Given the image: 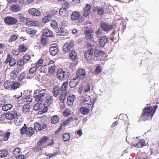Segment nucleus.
Here are the masks:
<instances>
[{"mask_svg": "<svg viewBox=\"0 0 159 159\" xmlns=\"http://www.w3.org/2000/svg\"><path fill=\"white\" fill-rule=\"evenodd\" d=\"M71 49L68 46L67 43H65L63 48V51L64 53L65 54L69 52Z\"/></svg>", "mask_w": 159, "mask_h": 159, "instance_id": "43", "label": "nucleus"}, {"mask_svg": "<svg viewBox=\"0 0 159 159\" xmlns=\"http://www.w3.org/2000/svg\"><path fill=\"white\" fill-rule=\"evenodd\" d=\"M53 100V96L51 95L48 96L47 97V99L46 100L45 103L47 104H51Z\"/></svg>", "mask_w": 159, "mask_h": 159, "instance_id": "41", "label": "nucleus"}, {"mask_svg": "<svg viewBox=\"0 0 159 159\" xmlns=\"http://www.w3.org/2000/svg\"><path fill=\"white\" fill-rule=\"evenodd\" d=\"M30 106L29 104H27L24 105L23 107V110L24 112H27L29 111Z\"/></svg>", "mask_w": 159, "mask_h": 159, "instance_id": "54", "label": "nucleus"}, {"mask_svg": "<svg viewBox=\"0 0 159 159\" xmlns=\"http://www.w3.org/2000/svg\"><path fill=\"white\" fill-rule=\"evenodd\" d=\"M68 81H66L63 83L62 85L61 89V90L62 91H64L66 90V88L68 85Z\"/></svg>", "mask_w": 159, "mask_h": 159, "instance_id": "55", "label": "nucleus"}, {"mask_svg": "<svg viewBox=\"0 0 159 159\" xmlns=\"http://www.w3.org/2000/svg\"><path fill=\"white\" fill-rule=\"evenodd\" d=\"M75 42L73 41H70L69 43H67L68 46L69 47L70 49L72 48L75 45Z\"/></svg>", "mask_w": 159, "mask_h": 159, "instance_id": "64", "label": "nucleus"}, {"mask_svg": "<svg viewBox=\"0 0 159 159\" xmlns=\"http://www.w3.org/2000/svg\"><path fill=\"white\" fill-rule=\"evenodd\" d=\"M69 57L72 61H75L77 58V54L74 51L72 50L69 54Z\"/></svg>", "mask_w": 159, "mask_h": 159, "instance_id": "24", "label": "nucleus"}, {"mask_svg": "<svg viewBox=\"0 0 159 159\" xmlns=\"http://www.w3.org/2000/svg\"><path fill=\"white\" fill-rule=\"evenodd\" d=\"M26 77V74L25 72H22L18 78V81L21 82Z\"/></svg>", "mask_w": 159, "mask_h": 159, "instance_id": "47", "label": "nucleus"}, {"mask_svg": "<svg viewBox=\"0 0 159 159\" xmlns=\"http://www.w3.org/2000/svg\"><path fill=\"white\" fill-rule=\"evenodd\" d=\"M50 24L51 27L53 29H57L58 28V25L57 21L54 19L51 20Z\"/></svg>", "mask_w": 159, "mask_h": 159, "instance_id": "37", "label": "nucleus"}, {"mask_svg": "<svg viewBox=\"0 0 159 159\" xmlns=\"http://www.w3.org/2000/svg\"><path fill=\"white\" fill-rule=\"evenodd\" d=\"M75 98V95L73 94H70L67 97V103L68 106H71L73 105Z\"/></svg>", "mask_w": 159, "mask_h": 159, "instance_id": "17", "label": "nucleus"}, {"mask_svg": "<svg viewBox=\"0 0 159 159\" xmlns=\"http://www.w3.org/2000/svg\"><path fill=\"white\" fill-rule=\"evenodd\" d=\"M60 90V88L58 86H55L52 90V93L53 96L54 97H57L59 94Z\"/></svg>", "mask_w": 159, "mask_h": 159, "instance_id": "22", "label": "nucleus"}, {"mask_svg": "<svg viewBox=\"0 0 159 159\" xmlns=\"http://www.w3.org/2000/svg\"><path fill=\"white\" fill-rule=\"evenodd\" d=\"M37 68L36 67H33L30 68L29 70V74L31 75L37 71Z\"/></svg>", "mask_w": 159, "mask_h": 159, "instance_id": "58", "label": "nucleus"}, {"mask_svg": "<svg viewBox=\"0 0 159 159\" xmlns=\"http://www.w3.org/2000/svg\"><path fill=\"white\" fill-rule=\"evenodd\" d=\"M47 137L46 136H44L37 143V145L38 146H40L43 143L46 142L47 140Z\"/></svg>", "mask_w": 159, "mask_h": 159, "instance_id": "40", "label": "nucleus"}, {"mask_svg": "<svg viewBox=\"0 0 159 159\" xmlns=\"http://www.w3.org/2000/svg\"><path fill=\"white\" fill-rule=\"evenodd\" d=\"M157 108V106H155L153 107L151 106H146L143 111L142 114L143 120L145 121L147 120H151Z\"/></svg>", "mask_w": 159, "mask_h": 159, "instance_id": "1", "label": "nucleus"}, {"mask_svg": "<svg viewBox=\"0 0 159 159\" xmlns=\"http://www.w3.org/2000/svg\"><path fill=\"white\" fill-rule=\"evenodd\" d=\"M70 138V135L69 133H66L62 135V139L64 142L68 141Z\"/></svg>", "mask_w": 159, "mask_h": 159, "instance_id": "44", "label": "nucleus"}, {"mask_svg": "<svg viewBox=\"0 0 159 159\" xmlns=\"http://www.w3.org/2000/svg\"><path fill=\"white\" fill-rule=\"evenodd\" d=\"M59 14L61 16L67 17L69 15V11L65 7H62L60 9Z\"/></svg>", "mask_w": 159, "mask_h": 159, "instance_id": "15", "label": "nucleus"}, {"mask_svg": "<svg viewBox=\"0 0 159 159\" xmlns=\"http://www.w3.org/2000/svg\"><path fill=\"white\" fill-rule=\"evenodd\" d=\"M104 8L103 7H98L95 11H97L98 14L99 16H102L104 13Z\"/></svg>", "mask_w": 159, "mask_h": 159, "instance_id": "32", "label": "nucleus"}, {"mask_svg": "<svg viewBox=\"0 0 159 159\" xmlns=\"http://www.w3.org/2000/svg\"><path fill=\"white\" fill-rule=\"evenodd\" d=\"M46 89H43L40 90H35L33 96L35 101L38 102H42L43 98L46 93Z\"/></svg>", "mask_w": 159, "mask_h": 159, "instance_id": "2", "label": "nucleus"}, {"mask_svg": "<svg viewBox=\"0 0 159 159\" xmlns=\"http://www.w3.org/2000/svg\"><path fill=\"white\" fill-rule=\"evenodd\" d=\"M73 118L72 117H70L67 120L63 122V125L64 126H66V125H68L71 122H73Z\"/></svg>", "mask_w": 159, "mask_h": 159, "instance_id": "50", "label": "nucleus"}, {"mask_svg": "<svg viewBox=\"0 0 159 159\" xmlns=\"http://www.w3.org/2000/svg\"><path fill=\"white\" fill-rule=\"evenodd\" d=\"M119 118L120 119L125 120L124 121V123L125 124L128 123V117L126 114H120L119 117Z\"/></svg>", "mask_w": 159, "mask_h": 159, "instance_id": "27", "label": "nucleus"}, {"mask_svg": "<svg viewBox=\"0 0 159 159\" xmlns=\"http://www.w3.org/2000/svg\"><path fill=\"white\" fill-rule=\"evenodd\" d=\"M10 10L12 11L17 12L20 11L21 10V8L18 5H11L10 8Z\"/></svg>", "mask_w": 159, "mask_h": 159, "instance_id": "21", "label": "nucleus"}, {"mask_svg": "<svg viewBox=\"0 0 159 159\" xmlns=\"http://www.w3.org/2000/svg\"><path fill=\"white\" fill-rule=\"evenodd\" d=\"M88 49L86 50L84 53L85 57L87 60L92 57L93 51V48L90 44L88 45Z\"/></svg>", "mask_w": 159, "mask_h": 159, "instance_id": "3", "label": "nucleus"}, {"mask_svg": "<svg viewBox=\"0 0 159 159\" xmlns=\"http://www.w3.org/2000/svg\"><path fill=\"white\" fill-rule=\"evenodd\" d=\"M80 15L79 12L74 11L73 12L70 16V18L72 20H77L80 17Z\"/></svg>", "mask_w": 159, "mask_h": 159, "instance_id": "19", "label": "nucleus"}, {"mask_svg": "<svg viewBox=\"0 0 159 159\" xmlns=\"http://www.w3.org/2000/svg\"><path fill=\"white\" fill-rule=\"evenodd\" d=\"M90 89V85L89 84H86L84 87V91L85 93L88 92Z\"/></svg>", "mask_w": 159, "mask_h": 159, "instance_id": "59", "label": "nucleus"}, {"mask_svg": "<svg viewBox=\"0 0 159 159\" xmlns=\"http://www.w3.org/2000/svg\"><path fill=\"white\" fill-rule=\"evenodd\" d=\"M59 117L57 115H54L51 118V123L54 124H56L59 121Z\"/></svg>", "mask_w": 159, "mask_h": 159, "instance_id": "33", "label": "nucleus"}, {"mask_svg": "<svg viewBox=\"0 0 159 159\" xmlns=\"http://www.w3.org/2000/svg\"><path fill=\"white\" fill-rule=\"evenodd\" d=\"M79 80L76 77L72 79L69 83V85L70 88H72L75 87L78 84Z\"/></svg>", "mask_w": 159, "mask_h": 159, "instance_id": "20", "label": "nucleus"}, {"mask_svg": "<svg viewBox=\"0 0 159 159\" xmlns=\"http://www.w3.org/2000/svg\"><path fill=\"white\" fill-rule=\"evenodd\" d=\"M43 63V60L41 59H40L37 62L35 66V67H36L37 69L39 66H41L42 65Z\"/></svg>", "mask_w": 159, "mask_h": 159, "instance_id": "57", "label": "nucleus"}, {"mask_svg": "<svg viewBox=\"0 0 159 159\" xmlns=\"http://www.w3.org/2000/svg\"><path fill=\"white\" fill-rule=\"evenodd\" d=\"M66 94L65 93H61L59 97V100L61 101H64L66 97Z\"/></svg>", "mask_w": 159, "mask_h": 159, "instance_id": "62", "label": "nucleus"}, {"mask_svg": "<svg viewBox=\"0 0 159 159\" xmlns=\"http://www.w3.org/2000/svg\"><path fill=\"white\" fill-rule=\"evenodd\" d=\"M25 31L28 34L32 35L35 34L37 32V30L30 28H26Z\"/></svg>", "mask_w": 159, "mask_h": 159, "instance_id": "28", "label": "nucleus"}, {"mask_svg": "<svg viewBox=\"0 0 159 159\" xmlns=\"http://www.w3.org/2000/svg\"><path fill=\"white\" fill-rule=\"evenodd\" d=\"M43 104L41 102H39L35 104L34 107L33 109L36 111H39L41 109L42 107Z\"/></svg>", "mask_w": 159, "mask_h": 159, "instance_id": "31", "label": "nucleus"}, {"mask_svg": "<svg viewBox=\"0 0 159 159\" xmlns=\"http://www.w3.org/2000/svg\"><path fill=\"white\" fill-rule=\"evenodd\" d=\"M20 84L15 81H11V89L14 90L16 89L19 88L20 86Z\"/></svg>", "mask_w": 159, "mask_h": 159, "instance_id": "25", "label": "nucleus"}, {"mask_svg": "<svg viewBox=\"0 0 159 159\" xmlns=\"http://www.w3.org/2000/svg\"><path fill=\"white\" fill-rule=\"evenodd\" d=\"M55 66L54 64H52L49 66L48 71L50 74H53L55 71Z\"/></svg>", "mask_w": 159, "mask_h": 159, "instance_id": "39", "label": "nucleus"}, {"mask_svg": "<svg viewBox=\"0 0 159 159\" xmlns=\"http://www.w3.org/2000/svg\"><path fill=\"white\" fill-rule=\"evenodd\" d=\"M8 151L6 149L0 150V157L3 158L7 156Z\"/></svg>", "mask_w": 159, "mask_h": 159, "instance_id": "42", "label": "nucleus"}, {"mask_svg": "<svg viewBox=\"0 0 159 159\" xmlns=\"http://www.w3.org/2000/svg\"><path fill=\"white\" fill-rule=\"evenodd\" d=\"M24 64L23 60L21 59H18L17 61V65L19 66H22Z\"/></svg>", "mask_w": 159, "mask_h": 159, "instance_id": "61", "label": "nucleus"}, {"mask_svg": "<svg viewBox=\"0 0 159 159\" xmlns=\"http://www.w3.org/2000/svg\"><path fill=\"white\" fill-rule=\"evenodd\" d=\"M24 157L25 156L23 155H13L10 157L9 159H23Z\"/></svg>", "mask_w": 159, "mask_h": 159, "instance_id": "35", "label": "nucleus"}, {"mask_svg": "<svg viewBox=\"0 0 159 159\" xmlns=\"http://www.w3.org/2000/svg\"><path fill=\"white\" fill-rule=\"evenodd\" d=\"M17 75L16 71H12L10 73V78L11 80H15L17 78Z\"/></svg>", "mask_w": 159, "mask_h": 159, "instance_id": "48", "label": "nucleus"}, {"mask_svg": "<svg viewBox=\"0 0 159 159\" xmlns=\"http://www.w3.org/2000/svg\"><path fill=\"white\" fill-rule=\"evenodd\" d=\"M38 24V22L36 21H28L26 22V25L29 26H36Z\"/></svg>", "mask_w": 159, "mask_h": 159, "instance_id": "45", "label": "nucleus"}, {"mask_svg": "<svg viewBox=\"0 0 159 159\" xmlns=\"http://www.w3.org/2000/svg\"><path fill=\"white\" fill-rule=\"evenodd\" d=\"M30 58L29 55L26 54L23 57L22 60L24 63H26L30 60Z\"/></svg>", "mask_w": 159, "mask_h": 159, "instance_id": "53", "label": "nucleus"}, {"mask_svg": "<svg viewBox=\"0 0 159 159\" xmlns=\"http://www.w3.org/2000/svg\"><path fill=\"white\" fill-rule=\"evenodd\" d=\"M19 17L20 21L21 22H26L29 20V19L25 17L21 14H19Z\"/></svg>", "mask_w": 159, "mask_h": 159, "instance_id": "49", "label": "nucleus"}, {"mask_svg": "<svg viewBox=\"0 0 159 159\" xmlns=\"http://www.w3.org/2000/svg\"><path fill=\"white\" fill-rule=\"evenodd\" d=\"M27 48L24 44L19 45V51L20 52H24L26 50Z\"/></svg>", "mask_w": 159, "mask_h": 159, "instance_id": "38", "label": "nucleus"}, {"mask_svg": "<svg viewBox=\"0 0 159 159\" xmlns=\"http://www.w3.org/2000/svg\"><path fill=\"white\" fill-rule=\"evenodd\" d=\"M12 107V106L11 104L4 105L2 107V110L5 111H7L10 110Z\"/></svg>", "mask_w": 159, "mask_h": 159, "instance_id": "36", "label": "nucleus"}, {"mask_svg": "<svg viewBox=\"0 0 159 159\" xmlns=\"http://www.w3.org/2000/svg\"><path fill=\"white\" fill-rule=\"evenodd\" d=\"M41 43L43 46H45L47 43V40L43 36L41 39Z\"/></svg>", "mask_w": 159, "mask_h": 159, "instance_id": "60", "label": "nucleus"}, {"mask_svg": "<svg viewBox=\"0 0 159 159\" xmlns=\"http://www.w3.org/2000/svg\"><path fill=\"white\" fill-rule=\"evenodd\" d=\"M23 100L24 101H26L27 102H31L32 100V96L30 95H28L23 98Z\"/></svg>", "mask_w": 159, "mask_h": 159, "instance_id": "46", "label": "nucleus"}, {"mask_svg": "<svg viewBox=\"0 0 159 159\" xmlns=\"http://www.w3.org/2000/svg\"><path fill=\"white\" fill-rule=\"evenodd\" d=\"M63 76V78L64 79H66L68 78L70 76V73L68 70H64Z\"/></svg>", "mask_w": 159, "mask_h": 159, "instance_id": "56", "label": "nucleus"}, {"mask_svg": "<svg viewBox=\"0 0 159 159\" xmlns=\"http://www.w3.org/2000/svg\"><path fill=\"white\" fill-rule=\"evenodd\" d=\"M83 102L84 105L87 107H90L92 106V99L89 96L86 95L84 97Z\"/></svg>", "mask_w": 159, "mask_h": 159, "instance_id": "7", "label": "nucleus"}, {"mask_svg": "<svg viewBox=\"0 0 159 159\" xmlns=\"http://www.w3.org/2000/svg\"><path fill=\"white\" fill-rule=\"evenodd\" d=\"M17 113L16 111L7 113L5 114L7 119L9 120H11L17 117Z\"/></svg>", "mask_w": 159, "mask_h": 159, "instance_id": "12", "label": "nucleus"}, {"mask_svg": "<svg viewBox=\"0 0 159 159\" xmlns=\"http://www.w3.org/2000/svg\"><path fill=\"white\" fill-rule=\"evenodd\" d=\"M28 11L30 14L34 16H39L41 14L40 12L38 9L35 8L30 9Z\"/></svg>", "mask_w": 159, "mask_h": 159, "instance_id": "14", "label": "nucleus"}, {"mask_svg": "<svg viewBox=\"0 0 159 159\" xmlns=\"http://www.w3.org/2000/svg\"><path fill=\"white\" fill-rule=\"evenodd\" d=\"M64 73V70L62 69H58L57 72V75L58 79L59 80H63V75Z\"/></svg>", "mask_w": 159, "mask_h": 159, "instance_id": "23", "label": "nucleus"}, {"mask_svg": "<svg viewBox=\"0 0 159 159\" xmlns=\"http://www.w3.org/2000/svg\"><path fill=\"white\" fill-rule=\"evenodd\" d=\"M95 72L97 74H98L102 71L101 67L100 66H98L95 69Z\"/></svg>", "mask_w": 159, "mask_h": 159, "instance_id": "63", "label": "nucleus"}, {"mask_svg": "<svg viewBox=\"0 0 159 159\" xmlns=\"http://www.w3.org/2000/svg\"><path fill=\"white\" fill-rule=\"evenodd\" d=\"M16 61L12 57V56L10 54H8L7 55V59L5 61V63L6 64L9 63V65L10 66H14L16 63Z\"/></svg>", "mask_w": 159, "mask_h": 159, "instance_id": "8", "label": "nucleus"}, {"mask_svg": "<svg viewBox=\"0 0 159 159\" xmlns=\"http://www.w3.org/2000/svg\"><path fill=\"white\" fill-rule=\"evenodd\" d=\"M86 74L85 70L84 69H79L76 72L75 77L79 80L84 79Z\"/></svg>", "mask_w": 159, "mask_h": 159, "instance_id": "6", "label": "nucleus"}, {"mask_svg": "<svg viewBox=\"0 0 159 159\" xmlns=\"http://www.w3.org/2000/svg\"><path fill=\"white\" fill-rule=\"evenodd\" d=\"M43 34L45 35L47 37H53L52 32L48 29H46L44 30Z\"/></svg>", "mask_w": 159, "mask_h": 159, "instance_id": "29", "label": "nucleus"}, {"mask_svg": "<svg viewBox=\"0 0 159 159\" xmlns=\"http://www.w3.org/2000/svg\"><path fill=\"white\" fill-rule=\"evenodd\" d=\"M35 129L32 127H30L28 128L27 132H26V134L27 136H31L32 135L35 133Z\"/></svg>", "mask_w": 159, "mask_h": 159, "instance_id": "30", "label": "nucleus"}, {"mask_svg": "<svg viewBox=\"0 0 159 159\" xmlns=\"http://www.w3.org/2000/svg\"><path fill=\"white\" fill-rule=\"evenodd\" d=\"M108 38L105 35L100 37L99 39V43L102 47H104L107 42Z\"/></svg>", "mask_w": 159, "mask_h": 159, "instance_id": "13", "label": "nucleus"}, {"mask_svg": "<svg viewBox=\"0 0 159 159\" xmlns=\"http://www.w3.org/2000/svg\"><path fill=\"white\" fill-rule=\"evenodd\" d=\"M4 20L6 24L9 25H14L18 22L16 18L11 16L5 17Z\"/></svg>", "mask_w": 159, "mask_h": 159, "instance_id": "4", "label": "nucleus"}, {"mask_svg": "<svg viewBox=\"0 0 159 159\" xmlns=\"http://www.w3.org/2000/svg\"><path fill=\"white\" fill-rule=\"evenodd\" d=\"M27 127L25 124H24V126L20 129V133L21 134H23L25 132H27Z\"/></svg>", "mask_w": 159, "mask_h": 159, "instance_id": "52", "label": "nucleus"}, {"mask_svg": "<svg viewBox=\"0 0 159 159\" xmlns=\"http://www.w3.org/2000/svg\"><path fill=\"white\" fill-rule=\"evenodd\" d=\"M91 7L90 5L88 4H86V6L84 7L83 15L85 17H87L89 14Z\"/></svg>", "mask_w": 159, "mask_h": 159, "instance_id": "18", "label": "nucleus"}, {"mask_svg": "<svg viewBox=\"0 0 159 159\" xmlns=\"http://www.w3.org/2000/svg\"><path fill=\"white\" fill-rule=\"evenodd\" d=\"M4 88L7 89L11 88V81H7L5 82L4 84Z\"/></svg>", "mask_w": 159, "mask_h": 159, "instance_id": "51", "label": "nucleus"}, {"mask_svg": "<svg viewBox=\"0 0 159 159\" xmlns=\"http://www.w3.org/2000/svg\"><path fill=\"white\" fill-rule=\"evenodd\" d=\"M101 28L105 32H108L113 28V26L109 23L102 21L100 23Z\"/></svg>", "mask_w": 159, "mask_h": 159, "instance_id": "5", "label": "nucleus"}, {"mask_svg": "<svg viewBox=\"0 0 159 159\" xmlns=\"http://www.w3.org/2000/svg\"><path fill=\"white\" fill-rule=\"evenodd\" d=\"M92 31V30L90 28H87L84 31L85 37L87 39L91 40L93 39V34Z\"/></svg>", "mask_w": 159, "mask_h": 159, "instance_id": "9", "label": "nucleus"}, {"mask_svg": "<svg viewBox=\"0 0 159 159\" xmlns=\"http://www.w3.org/2000/svg\"><path fill=\"white\" fill-rule=\"evenodd\" d=\"M52 15H48L45 16L43 18V21L44 23L48 22L51 21L52 19Z\"/></svg>", "mask_w": 159, "mask_h": 159, "instance_id": "34", "label": "nucleus"}, {"mask_svg": "<svg viewBox=\"0 0 159 159\" xmlns=\"http://www.w3.org/2000/svg\"><path fill=\"white\" fill-rule=\"evenodd\" d=\"M80 112L83 115H85L87 114L89 111V108L85 107H81L80 109Z\"/></svg>", "mask_w": 159, "mask_h": 159, "instance_id": "26", "label": "nucleus"}, {"mask_svg": "<svg viewBox=\"0 0 159 159\" xmlns=\"http://www.w3.org/2000/svg\"><path fill=\"white\" fill-rule=\"evenodd\" d=\"M57 35L58 36H65L67 34V30L64 28L61 27L56 30Z\"/></svg>", "mask_w": 159, "mask_h": 159, "instance_id": "16", "label": "nucleus"}, {"mask_svg": "<svg viewBox=\"0 0 159 159\" xmlns=\"http://www.w3.org/2000/svg\"><path fill=\"white\" fill-rule=\"evenodd\" d=\"M34 126L35 130L39 131L45 129L46 128L47 125L43 123L41 124L37 122H35L34 124Z\"/></svg>", "mask_w": 159, "mask_h": 159, "instance_id": "10", "label": "nucleus"}, {"mask_svg": "<svg viewBox=\"0 0 159 159\" xmlns=\"http://www.w3.org/2000/svg\"><path fill=\"white\" fill-rule=\"evenodd\" d=\"M58 51V48L56 44H53L51 45L50 48H49V52L50 54L52 56H55L57 54Z\"/></svg>", "mask_w": 159, "mask_h": 159, "instance_id": "11", "label": "nucleus"}]
</instances>
